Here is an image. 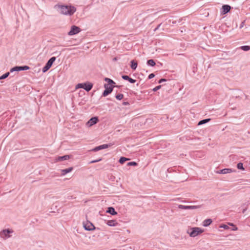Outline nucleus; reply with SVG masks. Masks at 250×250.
Here are the masks:
<instances>
[{
	"label": "nucleus",
	"mask_w": 250,
	"mask_h": 250,
	"mask_svg": "<svg viewBox=\"0 0 250 250\" xmlns=\"http://www.w3.org/2000/svg\"><path fill=\"white\" fill-rule=\"evenodd\" d=\"M81 31L80 28L75 25L71 26L70 31L68 33V35L69 36H72L79 33Z\"/></svg>",
	"instance_id": "0eeeda50"
},
{
	"label": "nucleus",
	"mask_w": 250,
	"mask_h": 250,
	"mask_svg": "<svg viewBox=\"0 0 250 250\" xmlns=\"http://www.w3.org/2000/svg\"><path fill=\"white\" fill-rule=\"evenodd\" d=\"M83 227L84 228V229L86 230H93L94 229H100L99 228H96L94 227V226L93 225V224L90 222H86V223H83Z\"/></svg>",
	"instance_id": "423d86ee"
},
{
	"label": "nucleus",
	"mask_w": 250,
	"mask_h": 250,
	"mask_svg": "<svg viewBox=\"0 0 250 250\" xmlns=\"http://www.w3.org/2000/svg\"><path fill=\"white\" fill-rule=\"evenodd\" d=\"M229 225L234 227V226L232 223H229Z\"/></svg>",
	"instance_id": "37998d69"
},
{
	"label": "nucleus",
	"mask_w": 250,
	"mask_h": 250,
	"mask_svg": "<svg viewBox=\"0 0 250 250\" xmlns=\"http://www.w3.org/2000/svg\"><path fill=\"white\" fill-rule=\"evenodd\" d=\"M127 250H133L131 247H129Z\"/></svg>",
	"instance_id": "79ce46f5"
},
{
	"label": "nucleus",
	"mask_w": 250,
	"mask_h": 250,
	"mask_svg": "<svg viewBox=\"0 0 250 250\" xmlns=\"http://www.w3.org/2000/svg\"><path fill=\"white\" fill-rule=\"evenodd\" d=\"M70 158V156L68 155H64L63 156H59L58 157L56 160L57 162L58 161H62L64 160H68Z\"/></svg>",
	"instance_id": "dca6fc26"
},
{
	"label": "nucleus",
	"mask_w": 250,
	"mask_h": 250,
	"mask_svg": "<svg viewBox=\"0 0 250 250\" xmlns=\"http://www.w3.org/2000/svg\"><path fill=\"white\" fill-rule=\"evenodd\" d=\"M106 224L111 227L116 226L118 225V223L115 220H111L107 221Z\"/></svg>",
	"instance_id": "a211bd4d"
},
{
	"label": "nucleus",
	"mask_w": 250,
	"mask_h": 250,
	"mask_svg": "<svg viewBox=\"0 0 250 250\" xmlns=\"http://www.w3.org/2000/svg\"><path fill=\"white\" fill-rule=\"evenodd\" d=\"M231 7L229 5H224L222 6V13L223 14H226L228 13L230 10Z\"/></svg>",
	"instance_id": "ddd939ff"
},
{
	"label": "nucleus",
	"mask_w": 250,
	"mask_h": 250,
	"mask_svg": "<svg viewBox=\"0 0 250 250\" xmlns=\"http://www.w3.org/2000/svg\"><path fill=\"white\" fill-rule=\"evenodd\" d=\"M155 76V75L153 74V73H151L148 76V79H151L153 78H154Z\"/></svg>",
	"instance_id": "f704fd0d"
},
{
	"label": "nucleus",
	"mask_w": 250,
	"mask_h": 250,
	"mask_svg": "<svg viewBox=\"0 0 250 250\" xmlns=\"http://www.w3.org/2000/svg\"><path fill=\"white\" fill-rule=\"evenodd\" d=\"M147 64L151 66H154L155 65L156 63L153 60L150 59L147 61Z\"/></svg>",
	"instance_id": "393cba45"
},
{
	"label": "nucleus",
	"mask_w": 250,
	"mask_h": 250,
	"mask_svg": "<svg viewBox=\"0 0 250 250\" xmlns=\"http://www.w3.org/2000/svg\"><path fill=\"white\" fill-rule=\"evenodd\" d=\"M200 206H185L182 205H179L178 206V208L180 209H197L200 208Z\"/></svg>",
	"instance_id": "9d476101"
},
{
	"label": "nucleus",
	"mask_w": 250,
	"mask_h": 250,
	"mask_svg": "<svg viewBox=\"0 0 250 250\" xmlns=\"http://www.w3.org/2000/svg\"><path fill=\"white\" fill-rule=\"evenodd\" d=\"M212 221L211 219H207L203 221V225L204 227H208L212 223Z\"/></svg>",
	"instance_id": "412c9836"
},
{
	"label": "nucleus",
	"mask_w": 250,
	"mask_h": 250,
	"mask_svg": "<svg viewBox=\"0 0 250 250\" xmlns=\"http://www.w3.org/2000/svg\"><path fill=\"white\" fill-rule=\"evenodd\" d=\"M122 78L123 79H124L125 80L128 81L129 83H135L136 82V81L135 80L133 79L130 78L127 75H122Z\"/></svg>",
	"instance_id": "4468645a"
},
{
	"label": "nucleus",
	"mask_w": 250,
	"mask_h": 250,
	"mask_svg": "<svg viewBox=\"0 0 250 250\" xmlns=\"http://www.w3.org/2000/svg\"><path fill=\"white\" fill-rule=\"evenodd\" d=\"M84 84L83 89L87 92L89 91L93 87V84L90 83H84Z\"/></svg>",
	"instance_id": "2eb2a0df"
},
{
	"label": "nucleus",
	"mask_w": 250,
	"mask_h": 250,
	"mask_svg": "<svg viewBox=\"0 0 250 250\" xmlns=\"http://www.w3.org/2000/svg\"><path fill=\"white\" fill-rule=\"evenodd\" d=\"M106 212L110 213L111 215H114L117 214L115 209L113 207H109L106 210Z\"/></svg>",
	"instance_id": "6ab92c4d"
},
{
	"label": "nucleus",
	"mask_w": 250,
	"mask_h": 250,
	"mask_svg": "<svg viewBox=\"0 0 250 250\" xmlns=\"http://www.w3.org/2000/svg\"><path fill=\"white\" fill-rule=\"evenodd\" d=\"M235 170H233L231 168H224L223 169L220 170V171H218L217 173L219 174H227V173H230L233 171H234Z\"/></svg>",
	"instance_id": "f8f14e48"
},
{
	"label": "nucleus",
	"mask_w": 250,
	"mask_h": 250,
	"mask_svg": "<svg viewBox=\"0 0 250 250\" xmlns=\"http://www.w3.org/2000/svg\"><path fill=\"white\" fill-rule=\"evenodd\" d=\"M129 160V159L128 158L124 157H121L119 160V162L121 164H123L125 161H128Z\"/></svg>",
	"instance_id": "a878e982"
},
{
	"label": "nucleus",
	"mask_w": 250,
	"mask_h": 250,
	"mask_svg": "<svg viewBox=\"0 0 250 250\" xmlns=\"http://www.w3.org/2000/svg\"><path fill=\"white\" fill-rule=\"evenodd\" d=\"M104 87L105 88V90L104 91L102 96L106 97L108 94L111 93L113 91L114 86L113 85H109V84H104Z\"/></svg>",
	"instance_id": "20e7f679"
},
{
	"label": "nucleus",
	"mask_w": 250,
	"mask_h": 250,
	"mask_svg": "<svg viewBox=\"0 0 250 250\" xmlns=\"http://www.w3.org/2000/svg\"><path fill=\"white\" fill-rule=\"evenodd\" d=\"M112 146V144H103L102 145H100V146L95 147L92 150L93 151H97L103 149L107 148Z\"/></svg>",
	"instance_id": "1a4fd4ad"
},
{
	"label": "nucleus",
	"mask_w": 250,
	"mask_h": 250,
	"mask_svg": "<svg viewBox=\"0 0 250 250\" xmlns=\"http://www.w3.org/2000/svg\"><path fill=\"white\" fill-rule=\"evenodd\" d=\"M84 83H78L76 86V88L77 89V88H83L84 87Z\"/></svg>",
	"instance_id": "7c9ffc66"
},
{
	"label": "nucleus",
	"mask_w": 250,
	"mask_h": 250,
	"mask_svg": "<svg viewBox=\"0 0 250 250\" xmlns=\"http://www.w3.org/2000/svg\"><path fill=\"white\" fill-rule=\"evenodd\" d=\"M123 104L125 105H128L129 104V103L127 102H124L123 103Z\"/></svg>",
	"instance_id": "e433bc0d"
},
{
	"label": "nucleus",
	"mask_w": 250,
	"mask_h": 250,
	"mask_svg": "<svg viewBox=\"0 0 250 250\" xmlns=\"http://www.w3.org/2000/svg\"><path fill=\"white\" fill-rule=\"evenodd\" d=\"M104 81L107 83H105L104 84H109V85H112V84L115 83L112 80L108 78H105L104 79Z\"/></svg>",
	"instance_id": "4be33fe9"
},
{
	"label": "nucleus",
	"mask_w": 250,
	"mask_h": 250,
	"mask_svg": "<svg viewBox=\"0 0 250 250\" xmlns=\"http://www.w3.org/2000/svg\"><path fill=\"white\" fill-rule=\"evenodd\" d=\"M10 72V71L6 72V73L2 75V76H0V80L6 79L9 75Z\"/></svg>",
	"instance_id": "bb28decb"
},
{
	"label": "nucleus",
	"mask_w": 250,
	"mask_h": 250,
	"mask_svg": "<svg viewBox=\"0 0 250 250\" xmlns=\"http://www.w3.org/2000/svg\"><path fill=\"white\" fill-rule=\"evenodd\" d=\"M167 80L165 79H160L159 81H158V83H162V82H166Z\"/></svg>",
	"instance_id": "c9c22d12"
},
{
	"label": "nucleus",
	"mask_w": 250,
	"mask_h": 250,
	"mask_svg": "<svg viewBox=\"0 0 250 250\" xmlns=\"http://www.w3.org/2000/svg\"><path fill=\"white\" fill-rule=\"evenodd\" d=\"M116 98L119 100H122L124 97V95L123 94H118L115 96Z\"/></svg>",
	"instance_id": "c85d7f7f"
},
{
	"label": "nucleus",
	"mask_w": 250,
	"mask_h": 250,
	"mask_svg": "<svg viewBox=\"0 0 250 250\" xmlns=\"http://www.w3.org/2000/svg\"><path fill=\"white\" fill-rule=\"evenodd\" d=\"M176 23V21H173L172 22V23Z\"/></svg>",
	"instance_id": "a18cd8bd"
},
{
	"label": "nucleus",
	"mask_w": 250,
	"mask_h": 250,
	"mask_svg": "<svg viewBox=\"0 0 250 250\" xmlns=\"http://www.w3.org/2000/svg\"><path fill=\"white\" fill-rule=\"evenodd\" d=\"M113 60H114V61L117 60V58H114L113 59Z\"/></svg>",
	"instance_id": "c03bdc74"
},
{
	"label": "nucleus",
	"mask_w": 250,
	"mask_h": 250,
	"mask_svg": "<svg viewBox=\"0 0 250 250\" xmlns=\"http://www.w3.org/2000/svg\"><path fill=\"white\" fill-rule=\"evenodd\" d=\"M237 229V228L236 227H234V228L232 229V230H236Z\"/></svg>",
	"instance_id": "ea45409f"
},
{
	"label": "nucleus",
	"mask_w": 250,
	"mask_h": 250,
	"mask_svg": "<svg viewBox=\"0 0 250 250\" xmlns=\"http://www.w3.org/2000/svg\"><path fill=\"white\" fill-rule=\"evenodd\" d=\"M161 87V85H158L157 86H156L155 87H154L153 89V91H157L158 90H159V89H160Z\"/></svg>",
	"instance_id": "2f4dec72"
},
{
	"label": "nucleus",
	"mask_w": 250,
	"mask_h": 250,
	"mask_svg": "<svg viewBox=\"0 0 250 250\" xmlns=\"http://www.w3.org/2000/svg\"><path fill=\"white\" fill-rule=\"evenodd\" d=\"M238 49H241V50H242L243 51H249V50H250V46H249V45L242 46L240 47L239 48H238Z\"/></svg>",
	"instance_id": "b1692460"
},
{
	"label": "nucleus",
	"mask_w": 250,
	"mask_h": 250,
	"mask_svg": "<svg viewBox=\"0 0 250 250\" xmlns=\"http://www.w3.org/2000/svg\"><path fill=\"white\" fill-rule=\"evenodd\" d=\"M210 120L211 119L210 118H208V119H204V120H201L200 121H199L198 122V125H202L205 124L206 123H207L209 121H210Z\"/></svg>",
	"instance_id": "5701e85b"
},
{
	"label": "nucleus",
	"mask_w": 250,
	"mask_h": 250,
	"mask_svg": "<svg viewBox=\"0 0 250 250\" xmlns=\"http://www.w3.org/2000/svg\"><path fill=\"white\" fill-rule=\"evenodd\" d=\"M73 167H70L68 168L61 169V174L62 175H65L67 173L70 172L73 170Z\"/></svg>",
	"instance_id": "f3484780"
},
{
	"label": "nucleus",
	"mask_w": 250,
	"mask_h": 250,
	"mask_svg": "<svg viewBox=\"0 0 250 250\" xmlns=\"http://www.w3.org/2000/svg\"><path fill=\"white\" fill-rule=\"evenodd\" d=\"M99 122L98 117H94L90 118L86 123V125L88 127H91L94 125L96 124Z\"/></svg>",
	"instance_id": "6e6552de"
},
{
	"label": "nucleus",
	"mask_w": 250,
	"mask_h": 250,
	"mask_svg": "<svg viewBox=\"0 0 250 250\" xmlns=\"http://www.w3.org/2000/svg\"><path fill=\"white\" fill-rule=\"evenodd\" d=\"M237 167L239 169H241V170H244V168L243 167V163H238L237 165Z\"/></svg>",
	"instance_id": "cd10ccee"
},
{
	"label": "nucleus",
	"mask_w": 250,
	"mask_h": 250,
	"mask_svg": "<svg viewBox=\"0 0 250 250\" xmlns=\"http://www.w3.org/2000/svg\"><path fill=\"white\" fill-rule=\"evenodd\" d=\"M130 63H131L130 67H131V69L133 70H136V69L137 67V65H138L137 62L136 61H135V60H132L130 62Z\"/></svg>",
	"instance_id": "aec40b11"
},
{
	"label": "nucleus",
	"mask_w": 250,
	"mask_h": 250,
	"mask_svg": "<svg viewBox=\"0 0 250 250\" xmlns=\"http://www.w3.org/2000/svg\"><path fill=\"white\" fill-rule=\"evenodd\" d=\"M30 67L27 65L24 66H16L10 69V72L12 73L14 71H24L29 69Z\"/></svg>",
	"instance_id": "39448f33"
},
{
	"label": "nucleus",
	"mask_w": 250,
	"mask_h": 250,
	"mask_svg": "<svg viewBox=\"0 0 250 250\" xmlns=\"http://www.w3.org/2000/svg\"><path fill=\"white\" fill-rule=\"evenodd\" d=\"M56 60V57H51L46 62L45 66L42 68V71L43 72H46L48 70L50 69V68L51 67L53 63L55 62Z\"/></svg>",
	"instance_id": "7ed1b4c3"
},
{
	"label": "nucleus",
	"mask_w": 250,
	"mask_h": 250,
	"mask_svg": "<svg viewBox=\"0 0 250 250\" xmlns=\"http://www.w3.org/2000/svg\"><path fill=\"white\" fill-rule=\"evenodd\" d=\"M246 209H247L246 208H243V210H242V212H243V213H244V212H245V210H246Z\"/></svg>",
	"instance_id": "a19ab883"
},
{
	"label": "nucleus",
	"mask_w": 250,
	"mask_h": 250,
	"mask_svg": "<svg viewBox=\"0 0 250 250\" xmlns=\"http://www.w3.org/2000/svg\"><path fill=\"white\" fill-rule=\"evenodd\" d=\"M128 166H136L137 165V163L135 162H130L127 164Z\"/></svg>",
	"instance_id": "c756f323"
},
{
	"label": "nucleus",
	"mask_w": 250,
	"mask_h": 250,
	"mask_svg": "<svg viewBox=\"0 0 250 250\" xmlns=\"http://www.w3.org/2000/svg\"><path fill=\"white\" fill-rule=\"evenodd\" d=\"M221 228H224L225 229H227L229 228V226L227 225H223L220 226Z\"/></svg>",
	"instance_id": "72a5a7b5"
},
{
	"label": "nucleus",
	"mask_w": 250,
	"mask_h": 250,
	"mask_svg": "<svg viewBox=\"0 0 250 250\" xmlns=\"http://www.w3.org/2000/svg\"><path fill=\"white\" fill-rule=\"evenodd\" d=\"M161 24H162V23L159 24L157 26V27L155 29V30H155V31H156V30H158V29L160 28V27L161 26Z\"/></svg>",
	"instance_id": "4c0bfd02"
},
{
	"label": "nucleus",
	"mask_w": 250,
	"mask_h": 250,
	"mask_svg": "<svg viewBox=\"0 0 250 250\" xmlns=\"http://www.w3.org/2000/svg\"><path fill=\"white\" fill-rule=\"evenodd\" d=\"M60 13L65 15H72L76 11V8L71 5H59Z\"/></svg>",
	"instance_id": "f257e3e1"
},
{
	"label": "nucleus",
	"mask_w": 250,
	"mask_h": 250,
	"mask_svg": "<svg viewBox=\"0 0 250 250\" xmlns=\"http://www.w3.org/2000/svg\"><path fill=\"white\" fill-rule=\"evenodd\" d=\"M102 160V158H100L98 160H93L92 161H91L90 162V163L92 164V163H97V162H100Z\"/></svg>",
	"instance_id": "473e14b6"
},
{
	"label": "nucleus",
	"mask_w": 250,
	"mask_h": 250,
	"mask_svg": "<svg viewBox=\"0 0 250 250\" xmlns=\"http://www.w3.org/2000/svg\"><path fill=\"white\" fill-rule=\"evenodd\" d=\"M203 230L200 228H192L190 230L188 231V233L189 234L190 236L194 237L197 236L198 234L202 233Z\"/></svg>",
	"instance_id": "f03ea898"
},
{
	"label": "nucleus",
	"mask_w": 250,
	"mask_h": 250,
	"mask_svg": "<svg viewBox=\"0 0 250 250\" xmlns=\"http://www.w3.org/2000/svg\"><path fill=\"white\" fill-rule=\"evenodd\" d=\"M244 23V21H243V22L241 23V25H240V28H241L243 26Z\"/></svg>",
	"instance_id": "58836bf2"
},
{
	"label": "nucleus",
	"mask_w": 250,
	"mask_h": 250,
	"mask_svg": "<svg viewBox=\"0 0 250 250\" xmlns=\"http://www.w3.org/2000/svg\"><path fill=\"white\" fill-rule=\"evenodd\" d=\"M13 231L10 230L9 229H3L2 231L0 232V236L1 237H9V234L12 233Z\"/></svg>",
	"instance_id": "9b49d317"
}]
</instances>
